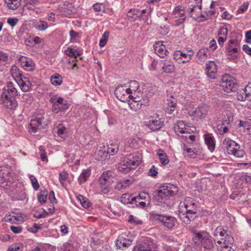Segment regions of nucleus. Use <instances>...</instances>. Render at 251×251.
I'll return each instance as SVG.
<instances>
[{
	"instance_id": "nucleus-1",
	"label": "nucleus",
	"mask_w": 251,
	"mask_h": 251,
	"mask_svg": "<svg viewBox=\"0 0 251 251\" xmlns=\"http://www.w3.org/2000/svg\"><path fill=\"white\" fill-rule=\"evenodd\" d=\"M198 209L194 200L190 197L186 198L180 201L179 205V217L186 224H189L197 217Z\"/></svg>"
},
{
	"instance_id": "nucleus-2",
	"label": "nucleus",
	"mask_w": 251,
	"mask_h": 251,
	"mask_svg": "<svg viewBox=\"0 0 251 251\" xmlns=\"http://www.w3.org/2000/svg\"><path fill=\"white\" fill-rule=\"evenodd\" d=\"M131 88L125 89L123 86H118L115 90L116 97L120 101L128 102L131 108L137 109L143 104L140 100H138L130 95Z\"/></svg>"
},
{
	"instance_id": "nucleus-3",
	"label": "nucleus",
	"mask_w": 251,
	"mask_h": 251,
	"mask_svg": "<svg viewBox=\"0 0 251 251\" xmlns=\"http://www.w3.org/2000/svg\"><path fill=\"white\" fill-rule=\"evenodd\" d=\"M17 95V91L14 84L12 82H8L1 95V100L4 106L11 109L15 108L17 105L15 100Z\"/></svg>"
},
{
	"instance_id": "nucleus-4",
	"label": "nucleus",
	"mask_w": 251,
	"mask_h": 251,
	"mask_svg": "<svg viewBox=\"0 0 251 251\" xmlns=\"http://www.w3.org/2000/svg\"><path fill=\"white\" fill-rule=\"evenodd\" d=\"M141 160V158L139 155L128 154L119 164L118 170L122 173L127 174L132 169L136 168L139 165Z\"/></svg>"
},
{
	"instance_id": "nucleus-5",
	"label": "nucleus",
	"mask_w": 251,
	"mask_h": 251,
	"mask_svg": "<svg viewBox=\"0 0 251 251\" xmlns=\"http://www.w3.org/2000/svg\"><path fill=\"white\" fill-rule=\"evenodd\" d=\"M193 239L195 243L199 242L204 251H213V240L208 234L205 232L193 231Z\"/></svg>"
},
{
	"instance_id": "nucleus-6",
	"label": "nucleus",
	"mask_w": 251,
	"mask_h": 251,
	"mask_svg": "<svg viewBox=\"0 0 251 251\" xmlns=\"http://www.w3.org/2000/svg\"><path fill=\"white\" fill-rule=\"evenodd\" d=\"M223 145L226 149L228 154L233 155L237 158H242L245 155V151L240 149V145L228 138L224 139Z\"/></svg>"
},
{
	"instance_id": "nucleus-7",
	"label": "nucleus",
	"mask_w": 251,
	"mask_h": 251,
	"mask_svg": "<svg viewBox=\"0 0 251 251\" xmlns=\"http://www.w3.org/2000/svg\"><path fill=\"white\" fill-rule=\"evenodd\" d=\"M178 192V188L171 184H165L160 187L157 191V200L163 201L174 196Z\"/></svg>"
},
{
	"instance_id": "nucleus-8",
	"label": "nucleus",
	"mask_w": 251,
	"mask_h": 251,
	"mask_svg": "<svg viewBox=\"0 0 251 251\" xmlns=\"http://www.w3.org/2000/svg\"><path fill=\"white\" fill-rule=\"evenodd\" d=\"M202 0H190L187 9L190 16L197 20L199 18H204L201 12Z\"/></svg>"
},
{
	"instance_id": "nucleus-9",
	"label": "nucleus",
	"mask_w": 251,
	"mask_h": 251,
	"mask_svg": "<svg viewBox=\"0 0 251 251\" xmlns=\"http://www.w3.org/2000/svg\"><path fill=\"white\" fill-rule=\"evenodd\" d=\"M113 177L110 172L103 173L99 178L101 192L107 194L110 191V185L113 182Z\"/></svg>"
},
{
	"instance_id": "nucleus-10",
	"label": "nucleus",
	"mask_w": 251,
	"mask_h": 251,
	"mask_svg": "<svg viewBox=\"0 0 251 251\" xmlns=\"http://www.w3.org/2000/svg\"><path fill=\"white\" fill-rule=\"evenodd\" d=\"M220 86L225 92L230 93L237 90V84L234 78L226 75L223 76Z\"/></svg>"
},
{
	"instance_id": "nucleus-11",
	"label": "nucleus",
	"mask_w": 251,
	"mask_h": 251,
	"mask_svg": "<svg viewBox=\"0 0 251 251\" xmlns=\"http://www.w3.org/2000/svg\"><path fill=\"white\" fill-rule=\"evenodd\" d=\"M50 101L52 104V111L56 113H58L60 111L66 110L69 107V104L67 101L61 97L51 98Z\"/></svg>"
},
{
	"instance_id": "nucleus-12",
	"label": "nucleus",
	"mask_w": 251,
	"mask_h": 251,
	"mask_svg": "<svg viewBox=\"0 0 251 251\" xmlns=\"http://www.w3.org/2000/svg\"><path fill=\"white\" fill-rule=\"evenodd\" d=\"M208 107L205 104L200 105L195 110L189 111V115L193 117V119L198 121L204 119L207 114Z\"/></svg>"
},
{
	"instance_id": "nucleus-13",
	"label": "nucleus",
	"mask_w": 251,
	"mask_h": 251,
	"mask_svg": "<svg viewBox=\"0 0 251 251\" xmlns=\"http://www.w3.org/2000/svg\"><path fill=\"white\" fill-rule=\"evenodd\" d=\"M151 217L153 219L161 222L165 226L168 228H172L174 226L176 222V219L171 216L152 213Z\"/></svg>"
},
{
	"instance_id": "nucleus-14",
	"label": "nucleus",
	"mask_w": 251,
	"mask_h": 251,
	"mask_svg": "<svg viewBox=\"0 0 251 251\" xmlns=\"http://www.w3.org/2000/svg\"><path fill=\"white\" fill-rule=\"evenodd\" d=\"M153 247V244L151 239L146 237L136 245L133 250V251H152Z\"/></svg>"
},
{
	"instance_id": "nucleus-15",
	"label": "nucleus",
	"mask_w": 251,
	"mask_h": 251,
	"mask_svg": "<svg viewBox=\"0 0 251 251\" xmlns=\"http://www.w3.org/2000/svg\"><path fill=\"white\" fill-rule=\"evenodd\" d=\"M251 94V81L246 86L244 90H240L237 92V99L240 101H244L246 100L250 101Z\"/></svg>"
},
{
	"instance_id": "nucleus-16",
	"label": "nucleus",
	"mask_w": 251,
	"mask_h": 251,
	"mask_svg": "<svg viewBox=\"0 0 251 251\" xmlns=\"http://www.w3.org/2000/svg\"><path fill=\"white\" fill-rule=\"evenodd\" d=\"M44 120V117L31 119L30 123V128L29 129V132L35 133L38 129L43 128L44 126L45 125Z\"/></svg>"
},
{
	"instance_id": "nucleus-17",
	"label": "nucleus",
	"mask_w": 251,
	"mask_h": 251,
	"mask_svg": "<svg viewBox=\"0 0 251 251\" xmlns=\"http://www.w3.org/2000/svg\"><path fill=\"white\" fill-rule=\"evenodd\" d=\"M206 73L207 76L211 79H215L217 73V67L215 62L209 61L206 63Z\"/></svg>"
},
{
	"instance_id": "nucleus-18",
	"label": "nucleus",
	"mask_w": 251,
	"mask_h": 251,
	"mask_svg": "<svg viewBox=\"0 0 251 251\" xmlns=\"http://www.w3.org/2000/svg\"><path fill=\"white\" fill-rule=\"evenodd\" d=\"M163 43V42L159 41L153 45L155 52L161 58H164L168 53L166 46Z\"/></svg>"
},
{
	"instance_id": "nucleus-19",
	"label": "nucleus",
	"mask_w": 251,
	"mask_h": 251,
	"mask_svg": "<svg viewBox=\"0 0 251 251\" xmlns=\"http://www.w3.org/2000/svg\"><path fill=\"white\" fill-rule=\"evenodd\" d=\"M177 105V100L172 94H167V112L172 114L175 110Z\"/></svg>"
},
{
	"instance_id": "nucleus-20",
	"label": "nucleus",
	"mask_w": 251,
	"mask_h": 251,
	"mask_svg": "<svg viewBox=\"0 0 251 251\" xmlns=\"http://www.w3.org/2000/svg\"><path fill=\"white\" fill-rule=\"evenodd\" d=\"M141 196L132 197V195L129 193H125L121 197V201L123 203L126 204L127 203H135L138 202V201L143 199Z\"/></svg>"
},
{
	"instance_id": "nucleus-21",
	"label": "nucleus",
	"mask_w": 251,
	"mask_h": 251,
	"mask_svg": "<svg viewBox=\"0 0 251 251\" xmlns=\"http://www.w3.org/2000/svg\"><path fill=\"white\" fill-rule=\"evenodd\" d=\"M176 133L190 134L189 129L186 127V125L183 121H178L174 127Z\"/></svg>"
},
{
	"instance_id": "nucleus-22",
	"label": "nucleus",
	"mask_w": 251,
	"mask_h": 251,
	"mask_svg": "<svg viewBox=\"0 0 251 251\" xmlns=\"http://www.w3.org/2000/svg\"><path fill=\"white\" fill-rule=\"evenodd\" d=\"M21 64L22 67L27 71H33L34 68V63L31 59H27L26 57L22 56L20 59Z\"/></svg>"
},
{
	"instance_id": "nucleus-23",
	"label": "nucleus",
	"mask_w": 251,
	"mask_h": 251,
	"mask_svg": "<svg viewBox=\"0 0 251 251\" xmlns=\"http://www.w3.org/2000/svg\"><path fill=\"white\" fill-rule=\"evenodd\" d=\"M133 182V179H122L117 182L115 186V189L118 190L125 189Z\"/></svg>"
},
{
	"instance_id": "nucleus-24",
	"label": "nucleus",
	"mask_w": 251,
	"mask_h": 251,
	"mask_svg": "<svg viewBox=\"0 0 251 251\" xmlns=\"http://www.w3.org/2000/svg\"><path fill=\"white\" fill-rule=\"evenodd\" d=\"M205 143L210 151H213L215 148V141L212 134L207 133L204 135Z\"/></svg>"
},
{
	"instance_id": "nucleus-25",
	"label": "nucleus",
	"mask_w": 251,
	"mask_h": 251,
	"mask_svg": "<svg viewBox=\"0 0 251 251\" xmlns=\"http://www.w3.org/2000/svg\"><path fill=\"white\" fill-rule=\"evenodd\" d=\"M117 248L121 250H125L131 245V241L125 238H119L116 243Z\"/></svg>"
},
{
	"instance_id": "nucleus-26",
	"label": "nucleus",
	"mask_w": 251,
	"mask_h": 251,
	"mask_svg": "<svg viewBox=\"0 0 251 251\" xmlns=\"http://www.w3.org/2000/svg\"><path fill=\"white\" fill-rule=\"evenodd\" d=\"M163 123L159 120H150L146 126L152 131H156L160 129Z\"/></svg>"
},
{
	"instance_id": "nucleus-27",
	"label": "nucleus",
	"mask_w": 251,
	"mask_h": 251,
	"mask_svg": "<svg viewBox=\"0 0 251 251\" xmlns=\"http://www.w3.org/2000/svg\"><path fill=\"white\" fill-rule=\"evenodd\" d=\"M156 90V87L151 83L146 84L143 88V93H145L148 97H151Z\"/></svg>"
},
{
	"instance_id": "nucleus-28",
	"label": "nucleus",
	"mask_w": 251,
	"mask_h": 251,
	"mask_svg": "<svg viewBox=\"0 0 251 251\" xmlns=\"http://www.w3.org/2000/svg\"><path fill=\"white\" fill-rule=\"evenodd\" d=\"M163 62L162 69L166 73H172L174 72L175 66L173 62L170 60H166Z\"/></svg>"
},
{
	"instance_id": "nucleus-29",
	"label": "nucleus",
	"mask_w": 251,
	"mask_h": 251,
	"mask_svg": "<svg viewBox=\"0 0 251 251\" xmlns=\"http://www.w3.org/2000/svg\"><path fill=\"white\" fill-rule=\"evenodd\" d=\"M23 77L24 79H23L22 78L19 79L18 84L23 92H26L29 91L31 86V83L26 77Z\"/></svg>"
},
{
	"instance_id": "nucleus-30",
	"label": "nucleus",
	"mask_w": 251,
	"mask_h": 251,
	"mask_svg": "<svg viewBox=\"0 0 251 251\" xmlns=\"http://www.w3.org/2000/svg\"><path fill=\"white\" fill-rule=\"evenodd\" d=\"M91 175L89 169L83 170L78 178V182L80 185L85 183Z\"/></svg>"
},
{
	"instance_id": "nucleus-31",
	"label": "nucleus",
	"mask_w": 251,
	"mask_h": 251,
	"mask_svg": "<svg viewBox=\"0 0 251 251\" xmlns=\"http://www.w3.org/2000/svg\"><path fill=\"white\" fill-rule=\"evenodd\" d=\"M96 155L97 159L101 161L105 160L109 156L104 147L103 148L100 147V149L96 152Z\"/></svg>"
},
{
	"instance_id": "nucleus-32",
	"label": "nucleus",
	"mask_w": 251,
	"mask_h": 251,
	"mask_svg": "<svg viewBox=\"0 0 251 251\" xmlns=\"http://www.w3.org/2000/svg\"><path fill=\"white\" fill-rule=\"evenodd\" d=\"M157 154L158 156L159 159L163 165H167L169 162V159L164 151L159 149L157 151Z\"/></svg>"
},
{
	"instance_id": "nucleus-33",
	"label": "nucleus",
	"mask_w": 251,
	"mask_h": 251,
	"mask_svg": "<svg viewBox=\"0 0 251 251\" xmlns=\"http://www.w3.org/2000/svg\"><path fill=\"white\" fill-rule=\"evenodd\" d=\"M56 133L58 136L65 138L67 136L68 129L62 125H59L56 127Z\"/></svg>"
},
{
	"instance_id": "nucleus-34",
	"label": "nucleus",
	"mask_w": 251,
	"mask_h": 251,
	"mask_svg": "<svg viewBox=\"0 0 251 251\" xmlns=\"http://www.w3.org/2000/svg\"><path fill=\"white\" fill-rule=\"evenodd\" d=\"M50 82L54 86H59L62 83V77L61 75L55 74L51 76Z\"/></svg>"
},
{
	"instance_id": "nucleus-35",
	"label": "nucleus",
	"mask_w": 251,
	"mask_h": 251,
	"mask_svg": "<svg viewBox=\"0 0 251 251\" xmlns=\"http://www.w3.org/2000/svg\"><path fill=\"white\" fill-rule=\"evenodd\" d=\"M12 76L16 80L17 79H20L23 77V75L20 72L19 69L16 66H13L11 68L10 70Z\"/></svg>"
},
{
	"instance_id": "nucleus-36",
	"label": "nucleus",
	"mask_w": 251,
	"mask_h": 251,
	"mask_svg": "<svg viewBox=\"0 0 251 251\" xmlns=\"http://www.w3.org/2000/svg\"><path fill=\"white\" fill-rule=\"evenodd\" d=\"M228 124V122L226 120L218 124L217 128L220 134L223 135L227 132L228 127L226 125Z\"/></svg>"
},
{
	"instance_id": "nucleus-37",
	"label": "nucleus",
	"mask_w": 251,
	"mask_h": 251,
	"mask_svg": "<svg viewBox=\"0 0 251 251\" xmlns=\"http://www.w3.org/2000/svg\"><path fill=\"white\" fill-rule=\"evenodd\" d=\"M119 143H112L107 147V152L109 155H114L119 150Z\"/></svg>"
},
{
	"instance_id": "nucleus-38",
	"label": "nucleus",
	"mask_w": 251,
	"mask_h": 251,
	"mask_svg": "<svg viewBox=\"0 0 251 251\" xmlns=\"http://www.w3.org/2000/svg\"><path fill=\"white\" fill-rule=\"evenodd\" d=\"M183 55L186 56L187 59H190L191 54H186V53H183L180 50H177L174 52V57L178 63H180L183 59Z\"/></svg>"
},
{
	"instance_id": "nucleus-39",
	"label": "nucleus",
	"mask_w": 251,
	"mask_h": 251,
	"mask_svg": "<svg viewBox=\"0 0 251 251\" xmlns=\"http://www.w3.org/2000/svg\"><path fill=\"white\" fill-rule=\"evenodd\" d=\"M5 2L11 9H16L20 5V0H5Z\"/></svg>"
},
{
	"instance_id": "nucleus-40",
	"label": "nucleus",
	"mask_w": 251,
	"mask_h": 251,
	"mask_svg": "<svg viewBox=\"0 0 251 251\" xmlns=\"http://www.w3.org/2000/svg\"><path fill=\"white\" fill-rule=\"evenodd\" d=\"M240 50V49L234 47V49H231V50H229L227 53L228 58L230 60L235 59L238 55V52Z\"/></svg>"
},
{
	"instance_id": "nucleus-41",
	"label": "nucleus",
	"mask_w": 251,
	"mask_h": 251,
	"mask_svg": "<svg viewBox=\"0 0 251 251\" xmlns=\"http://www.w3.org/2000/svg\"><path fill=\"white\" fill-rule=\"evenodd\" d=\"M35 26L36 28L40 31H44L48 27V23L42 20L37 22Z\"/></svg>"
},
{
	"instance_id": "nucleus-42",
	"label": "nucleus",
	"mask_w": 251,
	"mask_h": 251,
	"mask_svg": "<svg viewBox=\"0 0 251 251\" xmlns=\"http://www.w3.org/2000/svg\"><path fill=\"white\" fill-rule=\"evenodd\" d=\"M207 49H201L197 53V57L201 61H203L206 58Z\"/></svg>"
},
{
	"instance_id": "nucleus-43",
	"label": "nucleus",
	"mask_w": 251,
	"mask_h": 251,
	"mask_svg": "<svg viewBox=\"0 0 251 251\" xmlns=\"http://www.w3.org/2000/svg\"><path fill=\"white\" fill-rule=\"evenodd\" d=\"M109 36V32L107 31H105L103 34L102 37L100 39L99 42V45L100 47H103L106 45L108 41Z\"/></svg>"
},
{
	"instance_id": "nucleus-44",
	"label": "nucleus",
	"mask_w": 251,
	"mask_h": 251,
	"mask_svg": "<svg viewBox=\"0 0 251 251\" xmlns=\"http://www.w3.org/2000/svg\"><path fill=\"white\" fill-rule=\"evenodd\" d=\"M214 236H217L220 235L221 236H224L227 234V231L223 229V228L220 226H218L214 230L213 233Z\"/></svg>"
},
{
	"instance_id": "nucleus-45",
	"label": "nucleus",
	"mask_w": 251,
	"mask_h": 251,
	"mask_svg": "<svg viewBox=\"0 0 251 251\" xmlns=\"http://www.w3.org/2000/svg\"><path fill=\"white\" fill-rule=\"evenodd\" d=\"M66 55L71 56H73L75 58H76L77 56L80 55V52L76 50L72 49L71 48H68L67 50L65 51Z\"/></svg>"
},
{
	"instance_id": "nucleus-46",
	"label": "nucleus",
	"mask_w": 251,
	"mask_h": 251,
	"mask_svg": "<svg viewBox=\"0 0 251 251\" xmlns=\"http://www.w3.org/2000/svg\"><path fill=\"white\" fill-rule=\"evenodd\" d=\"M25 215L22 213H14L12 215V218H14L15 222H23L25 221Z\"/></svg>"
},
{
	"instance_id": "nucleus-47",
	"label": "nucleus",
	"mask_w": 251,
	"mask_h": 251,
	"mask_svg": "<svg viewBox=\"0 0 251 251\" xmlns=\"http://www.w3.org/2000/svg\"><path fill=\"white\" fill-rule=\"evenodd\" d=\"M139 87V83L137 81L132 80L130 82L129 88H131V94L132 93V91L135 92L137 91Z\"/></svg>"
},
{
	"instance_id": "nucleus-48",
	"label": "nucleus",
	"mask_w": 251,
	"mask_h": 251,
	"mask_svg": "<svg viewBox=\"0 0 251 251\" xmlns=\"http://www.w3.org/2000/svg\"><path fill=\"white\" fill-rule=\"evenodd\" d=\"M223 240L225 243H227V245H228L229 246H231L234 242L233 238L230 235L226 234V236L224 238L221 239Z\"/></svg>"
},
{
	"instance_id": "nucleus-49",
	"label": "nucleus",
	"mask_w": 251,
	"mask_h": 251,
	"mask_svg": "<svg viewBox=\"0 0 251 251\" xmlns=\"http://www.w3.org/2000/svg\"><path fill=\"white\" fill-rule=\"evenodd\" d=\"M128 222L131 224H134L135 225H140L142 223L141 220L131 215L129 216Z\"/></svg>"
},
{
	"instance_id": "nucleus-50",
	"label": "nucleus",
	"mask_w": 251,
	"mask_h": 251,
	"mask_svg": "<svg viewBox=\"0 0 251 251\" xmlns=\"http://www.w3.org/2000/svg\"><path fill=\"white\" fill-rule=\"evenodd\" d=\"M47 192L44 191V194H39L38 195V201L42 204L46 202L47 201Z\"/></svg>"
},
{
	"instance_id": "nucleus-51",
	"label": "nucleus",
	"mask_w": 251,
	"mask_h": 251,
	"mask_svg": "<svg viewBox=\"0 0 251 251\" xmlns=\"http://www.w3.org/2000/svg\"><path fill=\"white\" fill-rule=\"evenodd\" d=\"M68 177V174L66 171H63L59 173V180L61 183L65 182Z\"/></svg>"
},
{
	"instance_id": "nucleus-52",
	"label": "nucleus",
	"mask_w": 251,
	"mask_h": 251,
	"mask_svg": "<svg viewBox=\"0 0 251 251\" xmlns=\"http://www.w3.org/2000/svg\"><path fill=\"white\" fill-rule=\"evenodd\" d=\"M158 169L155 167L154 165L151 166L149 170L148 174L149 176L152 177H155L158 174Z\"/></svg>"
},
{
	"instance_id": "nucleus-53",
	"label": "nucleus",
	"mask_w": 251,
	"mask_h": 251,
	"mask_svg": "<svg viewBox=\"0 0 251 251\" xmlns=\"http://www.w3.org/2000/svg\"><path fill=\"white\" fill-rule=\"evenodd\" d=\"M30 179L31 181L32 185L34 189L35 190H37L39 188V184L38 182L37 179L33 176H30Z\"/></svg>"
},
{
	"instance_id": "nucleus-54",
	"label": "nucleus",
	"mask_w": 251,
	"mask_h": 251,
	"mask_svg": "<svg viewBox=\"0 0 251 251\" xmlns=\"http://www.w3.org/2000/svg\"><path fill=\"white\" fill-rule=\"evenodd\" d=\"M21 247L19 244H15L9 247L7 251H22Z\"/></svg>"
},
{
	"instance_id": "nucleus-55",
	"label": "nucleus",
	"mask_w": 251,
	"mask_h": 251,
	"mask_svg": "<svg viewBox=\"0 0 251 251\" xmlns=\"http://www.w3.org/2000/svg\"><path fill=\"white\" fill-rule=\"evenodd\" d=\"M227 32L228 31L227 28L223 26L219 30L218 36L226 38Z\"/></svg>"
},
{
	"instance_id": "nucleus-56",
	"label": "nucleus",
	"mask_w": 251,
	"mask_h": 251,
	"mask_svg": "<svg viewBox=\"0 0 251 251\" xmlns=\"http://www.w3.org/2000/svg\"><path fill=\"white\" fill-rule=\"evenodd\" d=\"M248 3L244 2L240 7L238 8L237 12L239 14L244 13L248 9Z\"/></svg>"
},
{
	"instance_id": "nucleus-57",
	"label": "nucleus",
	"mask_w": 251,
	"mask_h": 251,
	"mask_svg": "<svg viewBox=\"0 0 251 251\" xmlns=\"http://www.w3.org/2000/svg\"><path fill=\"white\" fill-rule=\"evenodd\" d=\"M222 247L221 245H217V251H234V250L232 248L231 246H224Z\"/></svg>"
},
{
	"instance_id": "nucleus-58",
	"label": "nucleus",
	"mask_w": 251,
	"mask_h": 251,
	"mask_svg": "<svg viewBox=\"0 0 251 251\" xmlns=\"http://www.w3.org/2000/svg\"><path fill=\"white\" fill-rule=\"evenodd\" d=\"M42 228V225H38L36 223H34L33 226L30 228V231L33 233H36L37 232L38 229Z\"/></svg>"
},
{
	"instance_id": "nucleus-59",
	"label": "nucleus",
	"mask_w": 251,
	"mask_h": 251,
	"mask_svg": "<svg viewBox=\"0 0 251 251\" xmlns=\"http://www.w3.org/2000/svg\"><path fill=\"white\" fill-rule=\"evenodd\" d=\"M159 31L161 34L166 35L168 33L169 29L167 26L163 25L160 27Z\"/></svg>"
},
{
	"instance_id": "nucleus-60",
	"label": "nucleus",
	"mask_w": 251,
	"mask_h": 251,
	"mask_svg": "<svg viewBox=\"0 0 251 251\" xmlns=\"http://www.w3.org/2000/svg\"><path fill=\"white\" fill-rule=\"evenodd\" d=\"M10 229L14 233L17 234L20 233L22 231L23 228L21 226H10Z\"/></svg>"
},
{
	"instance_id": "nucleus-61",
	"label": "nucleus",
	"mask_w": 251,
	"mask_h": 251,
	"mask_svg": "<svg viewBox=\"0 0 251 251\" xmlns=\"http://www.w3.org/2000/svg\"><path fill=\"white\" fill-rule=\"evenodd\" d=\"M93 7L96 12L101 11L104 9V6L102 4L96 3L93 5Z\"/></svg>"
},
{
	"instance_id": "nucleus-62",
	"label": "nucleus",
	"mask_w": 251,
	"mask_h": 251,
	"mask_svg": "<svg viewBox=\"0 0 251 251\" xmlns=\"http://www.w3.org/2000/svg\"><path fill=\"white\" fill-rule=\"evenodd\" d=\"M39 150L41 151L40 157L43 161H47L48 158L46 155V153L44 150H42V147H40Z\"/></svg>"
},
{
	"instance_id": "nucleus-63",
	"label": "nucleus",
	"mask_w": 251,
	"mask_h": 251,
	"mask_svg": "<svg viewBox=\"0 0 251 251\" xmlns=\"http://www.w3.org/2000/svg\"><path fill=\"white\" fill-rule=\"evenodd\" d=\"M18 20L17 18H8L7 19V23L11 26H14L18 23Z\"/></svg>"
},
{
	"instance_id": "nucleus-64",
	"label": "nucleus",
	"mask_w": 251,
	"mask_h": 251,
	"mask_svg": "<svg viewBox=\"0 0 251 251\" xmlns=\"http://www.w3.org/2000/svg\"><path fill=\"white\" fill-rule=\"evenodd\" d=\"M73 248L72 246L70 244L65 243L63 244V248L62 249H63V251H72Z\"/></svg>"
}]
</instances>
